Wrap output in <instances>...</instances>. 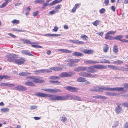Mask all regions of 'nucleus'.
I'll return each instance as SVG.
<instances>
[{
  "label": "nucleus",
  "instance_id": "nucleus-1",
  "mask_svg": "<svg viewBox=\"0 0 128 128\" xmlns=\"http://www.w3.org/2000/svg\"><path fill=\"white\" fill-rule=\"evenodd\" d=\"M35 95L40 97H48L51 101L56 102V100H62V96L46 94L39 92L35 93Z\"/></svg>",
  "mask_w": 128,
  "mask_h": 128
},
{
  "label": "nucleus",
  "instance_id": "nucleus-2",
  "mask_svg": "<svg viewBox=\"0 0 128 128\" xmlns=\"http://www.w3.org/2000/svg\"><path fill=\"white\" fill-rule=\"evenodd\" d=\"M5 56L7 58H8L7 60L9 62H12L18 65H21L24 63V60L22 58H21L18 59H16V56L14 54H9Z\"/></svg>",
  "mask_w": 128,
  "mask_h": 128
},
{
  "label": "nucleus",
  "instance_id": "nucleus-3",
  "mask_svg": "<svg viewBox=\"0 0 128 128\" xmlns=\"http://www.w3.org/2000/svg\"><path fill=\"white\" fill-rule=\"evenodd\" d=\"M93 68H94L99 70L106 69L107 68V67L106 66L103 65H98L94 66L93 67H88V68H89L90 70V71H88V72H89L90 73H94L96 71L94 70V69Z\"/></svg>",
  "mask_w": 128,
  "mask_h": 128
},
{
  "label": "nucleus",
  "instance_id": "nucleus-4",
  "mask_svg": "<svg viewBox=\"0 0 128 128\" xmlns=\"http://www.w3.org/2000/svg\"><path fill=\"white\" fill-rule=\"evenodd\" d=\"M42 90H44L45 91L47 92L50 93L54 94L55 92H61V91L60 90L56 88L55 89H42Z\"/></svg>",
  "mask_w": 128,
  "mask_h": 128
},
{
  "label": "nucleus",
  "instance_id": "nucleus-5",
  "mask_svg": "<svg viewBox=\"0 0 128 128\" xmlns=\"http://www.w3.org/2000/svg\"><path fill=\"white\" fill-rule=\"evenodd\" d=\"M52 72V71L50 70L47 69H42L39 70H36L34 72V73L35 74H38L39 73H50Z\"/></svg>",
  "mask_w": 128,
  "mask_h": 128
},
{
  "label": "nucleus",
  "instance_id": "nucleus-6",
  "mask_svg": "<svg viewBox=\"0 0 128 128\" xmlns=\"http://www.w3.org/2000/svg\"><path fill=\"white\" fill-rule=\"evenodd\" d=\"M123 90H124V88H122L116 87L115 88H110L107 86L106 91H118L119 92Z\"/></svg>",
  "mask_w": 128,
  "mask_h": 128
},
{
  "label": "nucleus",
  "instance_id": "nucleus-7",
  "mask_svg": "<svg viewBox=\"0 0 128 128\" xmlns=\"http://www.w3.org/2000/svg\"><path fill=\"white\" fill-rule=\"evenodd\" d=\"M88 69L87 67L81 66L76 68L74 69V70L75 72H79L81 71H84Z\"/></svg>",
  "mask_w": 128,
  "mask_h": 128
},
{
  "label": "nucleus",
  "instance_id": "nucleus-8",
  "mask_svg": "<svg viewBox=\"0 0 128 128\" xmlns=\"http://www.w3.org/2000/svg\"><path fill=\"white\" fill-rule=\"evenodd\" d=\"M107 86H101L100 88L96 87L93 89L92 91H95L96 92H103V90L106 91Z\"/></svg>",
  "mask_w": 128,
  "mask_h": 128
},
{
  "label": "nucleus",
  "instance_id": "nucleus-9",
  "mask_svg": "<svg viewBox=\"0 0 128 128\" xmlns=\"http://www.w3.org/2000/svg\"><path fill=\"white\" fill-rule=\"evenodd\" d=\"M14 89L17 90L25 91L27 90V89L24 86L19 85L16 86Z\"/></svg>",
  "mask_w": 128,
  "mask_h": 128
},
{
  "label": "nucleus",
  "instance_id": "nucleus-10",
  "mask_svg": "<svg viewBox=\"0 0 128 128\" xmlns=\"http://www.w3.org/2000/svg\"><path fill=\"white\" fill-rule=\"evenodd\" d=\"M74 95L67 94L66 96H62V100H73Z\"/></svg>",
  "mask_w": 128,
  "mask_h": 128
},
{
  "label": "nucleus",
  "instance_id": "nucleus-11",
  "mask_svg": "<svg viewBox=\"0 0 128 128\" xmlns=\"http://www.w3.org/2000/svg\"><path fill=\"white\" fill-rule=\"evenodd\" d=\"M33 80V82L35 83H42L43 82V80L38 76H34Z\"/></svg>",
  "mask_w": 128,
  "mask_h": 128
},
{
  "label": "nucleus",
  "instance_id": "nucleus-12",
  "mask_svg": "<svg viewBox=\"0 0 128 128\" xmlns=\"http://www.w3.org/2000/svg\"><path fill=\"white\" fill-rule=\"evenodd\" d=\"M70 42L74 44H82L84 42L78 40H70Z\"/></svg>",
  "mask_w": 128,
  "mask_h": 128
},
{
  "label": "nucleus",
  "instance_id": "nucleus-13",
  "mask_svg": "<svg viewBox=\"0 0 128 128\" xmlns=\"http://www.w3.org/2000/svg\"><path fill=\"white\" fill-rule=\"evenodd\" d=\"M122 110V108L121 107L118 105L115 109V111L116 113L117 114H119L121 113Z\"/></svg>",
  "mask_w": 128,
  "mask_h": 128
},
{
  "label": "nucleus",
  "instance_id": "nucleus-14",
  "mask_svg": "<svg viewBox=\"0 0 128 128\" xmlns=\"http://www.w3.org/2000/svg\"><path fill=\"white\" fill-rule=\"evenodd\" d=\"M82 52L84 54H91L94 52L92 50H88L86 49L83 50Z\"/></svg>",
  "mask_w": 128,
  "mask_h": 128
},
{
  "label": "nucleus",
  "instance_id": "nucleus-15",
  "mask_svg": "<svg viewBox=\"0 0 128 128\" xmlns=\"http://www.w3.org/2000/svg\"><path fill=\"white\" fill-rule=\"evenodd\" d=\"M58 51L62 52V53H68L70 54L72 53V52L68 50L63 49H60L58 50Z\"/></svg>",
  "mask_w": 128,
  "mask_h": 128
},
{
  "label": "nucleus",
  "instance_id": "nucleus-16",
  "mask_svg": "<svg viewBox=\"0 0 128 128\" xmlns=\"http://www.w3.org/2000/svg\"><path fill=\"white\" fill-rule=\"evenodd\" d=\"M93 98L96 99H100L103 100H106L108 98H107L106 96L100 95L94 96Z\"/></svg>",
  "mask_w": 128,
  "mask_h": 128
},
{
  "label": "nucleus",
  "instance_id": "nucleus-17",
  "mask_svg": "<svg viewBox=\"0 0 128 128\" xmlns=\"http://www.w3.org/2000/svg\"><path fill=\"white\" fill-rule=\"evenodd\" d=\"M106 36L105 39L107 40H114V38L112 36H110V34L108 32L105 35Z\"/></svg>",
  "mask_w": 128,
  "mask_h": 128
},
{
  "label": "nucleus",
  "instance_id": "nucleus-18",
  "mask_svg": "<svg viewBox=\"0 0 128 128\" xmlns=\"http://www.w3.org/2000/svg\"><path fill=\"white\" fill-rule=\"evenodd\" d=\"M22 54H24L28 56H34L33 55L30 54V52L25 50H24L22 52Z\"/></svg>",
  "mask_w": 128,
  "mask_h": 128
},
{
  "label": "nucleus",
  "instance_id": "nucleus-19",
  "mask_svg": "<svg viewBox=\"0 0 128 128\" xmlns=\"http://www.w3.org/2000/svg\"><path fill=\"white\" fill-rule=\"evenodd\" d=\"M24 84L26 86L33 87H34L36 86L34 83L30 82H25Z\"/></svg>",
  "mask_w": 128,
  "mask_h": 128
},
{
  "label": "nucleus",
  "instance_id": "nucleus-20",
  "mask_svg": "<svg viewBox=\"0 0 128 128\" xmlns=\"http://www.w3.org/2000/svg\"><path fill=\"white\" fill-rule=\"evenodd\" d=\"M62 0H55L51 3L49 4L50 6H52L55 4L61 2Z\"/></svg>",
  "mask_w": 128,
  "mask_h": 128
},
{
  "label": "nucleus",
  "instance_id": "nucleus-21",
  "mask_svg": "<svg viewBox=\"0 0 128 128\" xmlns=\"http://www.w3.org/2000/svg\"><path fill=\"white\" fill-rule=\"evenodd\" d=\"M31 74V73L28 72H22L20 73L19 75L21 76H30Z\"/></svg>",
  "mask_w": 128,
  "mask_h": 128
},
{
  "label": "nucleus",
  "instance_id": "nucleus-22",
  "mask_svg": "<svg viewBox=\"0 0 128 128\" xmlns=\"http://www.w3.org/2000/svg\"><path fill=\"white\" fill-rule=\"evenodd\" d=\"M67 89L69 91L72 92H74L76 91V88L73 87L68 86L67 87Z\"/></svg>",
  "mask_w": 128,
  "mask_h": 128
},
{
  "label": "nucleus",
  "instance_id": "nucleus-23",
  "mask_svg": "<svg viewBox=\"0 0 128 128\" xmlns=\"http://www.w3.org/2000/svg\"><path fill=\"white\" fill-rule=\"evenodd\" d=\"M50 70H52L55 71H59L61 70L62 69V68H60L59 67H52L50 68Z\"/></svg>",
  "mask_w": 128,
  "mask_h": 128
},
{
  "label": "nucleus",
  "instance_id": "nucleus-24",
  "mask_svg": "<svg viewBox=\"0 0 128 128\" xmlns=\"http://www.w3.org/2000/svg\"><path fill=\"white\" fill-rule=\"evenodd\" d=\"M22 40L23 41V43L24 44H34L35 43L33 42H32L30 41V40Z\"/></svg>",
  "mask_w": 128,
  "mask_h": 128
},
{
  "label": "nucleus",
  "instance_id": "nucleus-25",
  "mask_svg": "<svg viewBox=\"0 0 128 128\" xmlns=\"http://www.w3.org/2000/svg\"><path fill=\"white\" fill-rule=\"evenodd\" d=\"M123 37V36L122 35L118 36L114 38V40L115 39L116 40H118L121 41L122 42L123 40V39H122Z\"/></svg>",
  "mask_w": 128,
  "mask_h": 128
},
{
  "label": "nucleus",
  "instance_id": "nucleus-26",
  "mask_svg": "<svg viewBox=\"0 0 128 128\" xmlns=\"http://www.w3.org/2000/svg\"><path fill=\"white\" fill-rule=\"evenodd\" d=\"M73 55L76 56H81L83 55V54L78 52H74L72 54Z\"/></svg>",
  "mask_w": 128,
  "mask_h": 128
},
{
  "label": "nucleus",
  "instance_id": "nucleus-27",
  "mask_svg": "<svg viewBox=\"0 0 128 128\" xmlns=\"http://www.w3.org/2000/svg\"><path fill=\"white\" fill-rule=\"evenodd\" d=\"M73 100H76L80 101H82V99L81 98L78 96L74 95V98H73Z\"/></svg>",
  "mask_w": 128,
  "mask_h": 128
},
{
  "label": "nucleus",
  "instance_id": "nucleus-28",
  "mask_svg": "<svg viewBox=\"0 0 128 128\" xmlns=\"http://www.w3.org/2000/svg\"><path fill=\"white\" fill-rule=\"evenodd\" d=\"M60 76L62 78H66L68 77V73L66 72L62 73L60 75Z\"/></svg>",
  "mask_w": 128,
  "mask_h": 128
},
{
  "label": "nucleus",
  "instance_id": "nucleus-29",
  "mask_svg": "<svg viewBox=\"0 0 128 128\" xmlns=\"http://www.w3.org/2000/svg\"><path fill=\"white\" fill-rule=\"evenodd\" d=\"M78 74L80 76L87 78V73L85 72H82L79 73Z\"/></svg>",
  "mask_w": 128,
  "mask_h": 128
},
{
  "label": "nucleus",
  "instance_id": "nucleus-30",
  "mask_svg": "<svg viewBox=\"0 0 128 128\" xmlns=\"http://www.w3.org/2000/svg\"><path fill=\"white\" fill-rule=\"evenodd\" d=\"M109 49V47L108 45L105 44L103 48V51L104 52H107Z\"/></svg>",
  "mask_w": 128,
  "mask_h": 128
},
{
  "label": "nucleus",
  "instance_id": "nucleus-31",
  "mask_svg": "<svg viewBox=\"0 0 128 128\" xmlns=\"http://www.w3.org/2000/svg\"><path fill=\"white\" fill-rule=\"evenodd\" d=\"M118 70L121 71H128V68H118Z\"/></svg>",
  "mask_w": 128,
  "mask_h": 128
},
{
  "label": "nucleus",
  "instance_id": "nucleus-32",
  "mask_svg": "<svg viewBox=\"0 0 128 128\" xmlns=\"http://www.w3.org/2000/svg\"><path fill=\"white\" fill-rule=\"evenodd\" d=\"M77 81L79 82H84L85 81V78L82 77H80L77 79Z\"/></svg>",
  "mask_w": 128,
  "mask_h": 128
},
{
  "label": "nucleus",
  "instance_id": "nucleus-33",
  "mask_svg": "<svg viewBox=\"0 0 128 128\" xmlns=\"http://www.w3.org/2000/svg\"><path fill=\"white\" fill-rule=\"evenodd\" d=\"M118 51V49L117 46H114V47L113 52L115 53H117Z\"/></svg>",
  "mask_w": 128,
  "mask_h": 128
},
{
  "label": "nucleus",
  "instance_id": "nucleus-34",
  "mask_svg": "<svg viewBox=\"0 0 128 128\" xmlns=\"http://www.w3.org/2000/svg\"><path fill=\"white\" fill-rule=\"evenodd\" d=\"M110 62L108 60H106V59L102 60L100 61V63H109Z\"/></svg>",
  "mask_w": 128,
  "mask_h": 128
},
{
  "label": "nucleus",
  "instance_id": "nucleus-35",
  "mask_svg": "<svg viewBox=\"0 0 128 128\" xmlns=\"http://www.w3.org/2000/svg\"><path fill=\"white\" fill-rule=\"evenodd\" d=\"M44 0H36L34 2V3L36 4L38 3L42 4L44 2Z\"/></svg>",
  "mask_w": 128,
  "mask_h": 128
},
{
  "label": "nucleus",
  "instance_id": "nucleus-36",
  "mask_svg": "<svg viewBox=\"0 0 128 128\" xmlns=\"http://www.w3.org/2000/svg\"><path fill=\"white\" fill-rule=\"evenodd\" d=\"M12 31H14L16 32H26V31L24 30H19L17 29V28H12Z\"/></svg>",
  "mask_w": 128,
  "mask_h": 128
},
{
  "label": "nucleus",
  "instance_id": "nucleus-37",
  "mask_svg": "<svg viewBox=\"0 0 128 128\" xmlns=\"http://www.w3.org/2000/svg\"><path fill=\"white\" fill-rule=\"evenodd\" d=\"M108 66L109 68L115 70H118V68H117L116 66H114L108 65Z\"/></svg>",
  "mask_w": 128,
  "mask_h": 128
},
{
  "label": "nucleus",
  "instance_id": "nucleus-38",
  "mask_svg": "<svg viewBox=\"0 0 128 128\" xmlns=\"http://www.w3.org/2000/svg\"><path fill=\"white\" fill-rule=\"evenodd\" d=\"M1 110L2 112H8L10 110L9 109L7 108H3L0 110Z\"/></svg>",
  "mask_w": 128,
  "mask_h": 128
},
{
  "label": "nucleus",
  "instance_id": "nucleus-39",
  "mask_svg": "<svg viewBox=\"0 0 128 128\" xmlns=\"http://www.w3.org/2000/svg\"><path fill=\"white\" fill-rule=\"evenodd\" d=\"M100 21L98 20H97L96 21L92 23L95 26H97L100 24Z\"/></svg>",
  "mask_w": 128,
  "mask_h": 128
},
{
  "label": "nucleus",
  "instance_id": "nucleus-40",
  "mask_svg": "<svg viewBox=\"0 0 128 128\" xmlns=\"http://www.w3.org/2000/svg\"><path fill=\"white\" fill-rule=\"evenodd\" d=\"M8 4V2H6L3 3L0 6V8H2L6 6Z\"/></svg>",
  "mask_w": 128,
  "mask_h": 128
},
{
  "label": "nucleus",
  "instance_id": "nucleus-41",
  "mask_svg": "<svg viewBox=\"0 0 128 128\" xmlns=\"http://www.w3.org/2000/svg\"><path fill=\"white\" fill-rule=\"evenodd\" d=\"M50 79L52 80H59L60 78L58 76H52L50 77Z\"/></svg>",
  "mask_w": 128,
  "mask_h": 128
},
{
  "label": "nucleus",
  "instance_id": "nucleus-42",
  "mask_svg": "<svg viewBox=\"0 0 128 128\" xmlns=\"http://www.w3.org/2000/svg\"><path fill=\"white\" fill-rule=\"evenodd\" d=\"M87 78H93L96 76V75L95 74L94 75H92L90 74L87 73Z\"/></svg>",
  "mask_w": 128,
  "mask_h": 128
},
{
  "label": "nucleus",
  "instance_id": "nucleus-43",
  "mask_svg": "<svg viewBox=\"0 0 128 128\" xmlns=\"http://www.w3.org/2000/svg\"><path fill=\"white\" fill-rule=\"evenodd\" d=\"M114 64H121L123 63V62L121 60H118L114 62Z\"/></svg>",
  "mask_w": 128,
  "mask_h": 128
},
{
  "label": "nucleus",
  "instance_id": "nucleus-44",
  "mask_svg": "<svg viewBox=\"0 0 128 128\" xmlns=\"http://www.w3.org/2000/svg\"><path fill=\"white\" fill-rule=\"evenodd\" d=\"M62 6L61 5L58 4L57 6L55 7V9L56 11H58V10L60 9L61 8V6Z\"/></svg>",
  "mask_w": 128,
  "mask_h": 128
},
{
  "label": "nucleus",
  "instance_id": "nucleus-45",
  "mask_svg": "<svg viewBox=\"0 0 128 128\" xmlns=\"http://www.w3.org/2000/svg\"><path fill=\"white\" fill-rule=\"evenodd\" d=\"M12 22L13 24H18L20 23V21L16 20H14Z\"/></svg>",
  "mask_w": 128,
  "mask_h": 128
},
{
  "label": "nucleus",
  "instance_id": "nucleus-46",
  "mask_svg": "<svg viewBox=\"0 0 128 128\" xmlns=\"http://www.w3.org/2000/svg\"><path fill=\"white\" fill-rule=\"evenodd\" d=\"M67 120V118L65 116H62V119L61 120L63 122H64L65 121Z\"/></svg>",
  "mask_w": 128,
  "mask_h": 128
},
{
  "label": "nucleus",
  "instance_id": "nucleus-47",
  "mask_svg": "<svg viewBox=\"0 0 128 128\" xmlns=\"http://www.w3.org/2000/svg\"><path fill=\"white\" fill-rule=\"evenodd\" d=\"M81 38H82L84 40H87V39H86V38H88V37L87 36H86L85 35H82L80 37Z\"/></svg>",
  "mask_w": 128,
  "mask_h": 128
},
{
  "label": "nucleus",
  "instance_id": "nucleus-48",
  "mask_svg": "<svg viewBox=\"0 0 128 128\" xmlns=\"http://www.w3.org/2000/svg\"><path fill=\"white\" fill-rule=\"evenodd\" d=\"M58 11H57L55 10H53L49 12V14L50 15H52L53 14H55L57 12H58Z\"/></svg>",
  "mask_w": 128,
  "mask_h": 128
},
{
  "label": "nucleus",
  "instance_id": "nucleus-49",
  "mask_svg": "<svg viewBox=\"0 0 128 128\" xmlns=\"http://www.w3.org/2000/svg\"><path fill=\"white\" fill-rule=\"evenodd\" d=\"M48 3H45L43 4L42 6V9L44 10V9L46 6H47L48 5H49Z\"/></svg>",
  "mask_w": 128,
  "mask_h": 128
},
{
  "label": "nucleus",
  "instance_id": "nucleus-50",
  "mask_svg": "<svg viewBox=\"0 0 128 128\" xmlns=\"http://www.w3.org/2000/svg\"><path fill=\"white\" fill-rule=\"evenodd\" d=\"M92 60H86L84 62V63L86 64H92Z\"/></svg>",
  "mask_w": 128,
  "mask_h": 128
},
{
  "label": "nucleus",
  "instance_id": "nucleus-51",
  "mask_svg": "<svg viewBox=\"0 0 128 128\" xmlns=\"http://www.w3.org/2000/svg\"><path fill=\"white\" fill-rule=\"evenodd\" d=\"M68 74V77H71L72 75L74 74H75V73L73 72H70Z\"/></svg>",
  "mask_w": 128,
  "mask_h": 128
},
{
  "label": "nucleus",
  "instance_id": "nucleus-52",
  "mask_svg": "<svg viewBox=\"0 0 128 128\" xmlns=\"http://www.w3.org/2000/svg\"><path fill=\"white\" fill-rule=\"evenodd\" d=\"M50 82L52 83H53L56 84H60V83L58 81H50Z\"/></svg>",
  "mask_w": 128,
  "mask_h": 128
},
{
  "label": "nucleus",
  "instance_id": "nucleus-53",
  "mask_svg": "<svg viewBox=\"0 0 128 128\" xmlns=\"http://www.w3.org/2000/svg\"><path fill=\"white\" fill-rule=\"evenodd\" d=\"M68 65L72 67H76L77 66L76 64L72 63H69L68 64Z\"/></svg>",
  "mask_w": 128,
  "mask_h": 128
},
{
  "label": "nucleus",
  "instance_id": "nucleus-54",
  "mask_svg": "<svg viewBox=\"0 0 128 128\" xmlns=\"http://www.w3.org/2000/svg\"><path fill=\"white\" fill-rule=\"evenodd\" d=\"M106 11V10L104 8H102L99 11L100 12L101 14L104 13Z\"/></svg>",
  "mask_w": 128,
  "mask_h": 128
},
{
  "label": "nucleus",
  "instance_id": "nucleus-55",
  "mask_svg": "<svg viewBox=\"0 0 128 128\" xmlns=\"http://www.w3.org/2000/svg\"><path fill=\"white\" fill-rule=\"evenodd\" d=\"M38 107L37 106H31L30 108V109L31 110H34L37 108Z\"/></svg>",
  "mask_w": 128,
  "mask_h": 128
},
{
  "label": "nucleus",
  "instance_id": "nucleus-56",
  "mask_svg": "<svg viewBox=\"0 0 128 128\" xmlns=\"http://www.w3.org/2000/svg\"><path fill=\"white\" fill-rule=\"evenodd\" d=\"M15 86V85L14 84H9L8 83H7V86L12 87L14 86Z\"/></svg>",
  "mask_w": 128,
  "mask_h": 128
},
{
  "label": "nucleus",
  "instance_id": "nucleus-57",
  "mask_svg": "<svg viewBox=\"0 0 128 128\" xmlns=\"http://www.w3.org/2000/svg\"><path fill=\"white\" fill-rule=\"evenodd\" d=\"M39 14V12L38 11H36L33 13V15L34 17H36Z\"/></svg>",
  "mask_w": 128,
  "mask_h": 128
},
{
  "label": "nucleus",
  "instance_id": "nucleus-58",
  "mask_svg": "<svg viewBox=\"0 0 128 128\" xmlns=\"http://www.w3.org/2000/svg\"><path fill=\"white\" fill-rule=\"evenodd\" d=\"M58 28L57 26L54 27V29L52 30L53 32H57L58 30Z\"/></svg>",
  "mask_w": 128,
  "mask_h": 128
},
{
  "label": "nucleus",
  "instance_id": "nucleus-59",
  "mask_svg": "<svg viewBox=\"0 0 128 128\" xmlns=\"http://www.w3.org/2000/svg\"><path fill=\"white\" fill-rule=\"evenodd\" d=\"M92 64H97L100 63V62L96 60H92Z\"/></svg>",
  "mask_w": 128,
  "mask_h": 128
},
{
  "label": "nucleus",
  "instance_id": "nucleus-60",
  "mask_svg": "<svg viewBox=\"0 0 128 128\" xmlns=\"http://www.w3.org/2000/svg\"><path fill=\"white\" fill-rule=\"evenodd\" d=\"M104 3L106 6H108V4L109 3V0H104Z\"/></svg>",
  "mask_w": 128,
  "mask_h": 128
},
{
  "label": "nucleus",
  "instance_id": "nucleus-61",
  "mask_svg": "<svg viewBox=\"0 0 128 128\" xmlns=\"http://www.w3.org/2000/svg\"><path fill=\"white\" fill-rule=\"evenodd\" d=\"M109 34L111 35H114L116 33V32L109 31L108 32Z\"/></svg>",
  "mask_w": 128,
  "mask_h": 128
},
{
  "label": "nucleus",
  "instance_id": "nucleus-62",
  "mask_svg": "<svg viewBox=\"0 0 128 128\" xmlns=\"http://www.w3.org/2000/svg\"><path fill=\"white\" fill-rule=\"evenodd\" d=\"M54 34H45L44 36H51L53 37Z\"/></svg>",
  "mask_w": 128,
  "mask_h": 128
},
{
  "label": "nucleus",
  "instance_id": "nucleus-63",
  "mask_svg": "<svg viewBox=\"0 0 128 128\" xmlns=\"http://www.w3.org/2000/svg\"><path fill=\"white\" fill-rule=\"evenodd\" d=\"M123 105L124 106L128 107V103L123 104Z\"/></svg>",
  "mask_w": 128,
  "mask_h": 128
},
{
  "label": "nucleus",
  "instance_id": "nucleus-64",
  "mask_svg": "<svg viewBox=\"0 0 128 128\" xmlns=\"http://www.w3.org/2000/svg\"><path fill=\"white\" fill-rule=\"evenodd\" d=\"M124 128H128V122H126L124 125Z\"/></svg>",
  "mask_w": 128,
  "mask_h": 128
}]
</instances>
